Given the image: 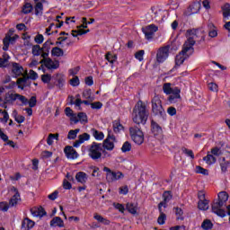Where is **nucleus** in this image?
Wrapping results in <instances>:
<instances>
[{"mask_svg": "<svg viewBox=\"0 0 230 230\" xmlns=\"http://www.w3.org/2000/svg\"><path fill=\"white\" fill-rule=\"evenodd\" d=\"M40 62L44 64L48 69H57L58 67V63L49 58L42 59Z\"/></svg>", "mask_w": 230, "mask_h": 230, "instance_id": "obj_23", "label": "nucleus"}, {"mask_svg": "<svg viewBox=\"0 0 230 230\" xmlns=\"http://www.w3.org/2000/svg\"><path fill=\"white\" fill-rule=\"evenodd\" d=\"M129 134L132 141L136 143V145H143L145 141V135L143 131L139 129L137 127H133L129 128Z\"/></svg>", "mask_w": 230, "mask_h": 230, "instance_id": "obj_8", "label": "nucleus"}, {"mask_svg": "<svg viewBox=\"0 0 230 230\" xmlns=\"http://www.w3.org/2000/svg\"><path fill=\"white\" fill-rule=\"evenodd\" d=\"M143 57H145V50H139L135 54V58L139 62H143Z\"/></svg>", "mask_w": 230, "mask_h": 230, "instance_id": "obj_51", "label": "nucleus"}, {"mask_svg": "<svg viewBox=\"0 0 230 230\" xmlns=\"http://www.w3.org/2000/svg\"><path fill=\"white\" fill-rule=\"evenodd\" d=\"M80 133V128L72 129L68 132L67 139H76V136Z\"/></svg>", "mask_w": 230, "mask_h": 230, "instance_id": "obj_42", "label": "nucleus"}, {"mask_svg": "<svg viewBox=\"0 0 230 230\" xmlns=\"http://www.w3.org/2000/svg\"><path fill=\"white\" fill-rule=\"evenodd\" d=\"M116 141V137L111 135V133L108 134L107 138L103 141L102 146L104 150H108L109 152H112L114 150V142Z\"/></svg>", "mask_w": 230, "mask_h": 230, "instance_id": "obj_12", "label": "nucleus"}, {"mask_svg": "<svg viewBox=\"0 0 230 230\" xmlns=\"http://www.w3.org/2000/svg\"><path fill=\"white\" fill-rule=\"evenodd\" d=\"M17 94L12 92H9L5 94V102L7 103H13V102H15L17 100Z\"/></svg>", "mask_w": 230, "mask_h": 230, "instance_id": "obj_33", "label": "nucleus"}, {"mask_svg": "<svg viewBox=\"0 0 230 230\" xmlns=\"http://www.w3.org/2000/svg\"><path fill=\"white\" fill-rule=\"evenodd\" d=\"M113 130L116 134L123 132L124 128L123 125H121V122H119V120L113 121Z\"/></svg>", "mask_w": 230, "mask_h": 230, "instance_id": "obj_36", "label": "nucleus"}, {"mask_svg": "<svg viewBox=\"0 0 230 230\" xmlns=\"http://www.w3.org/2000/svg\"><path fill=\"white\" fill-rule=\"evenodd\" d=\"M118 59V58L116 56H112V54L108 53L106 55V60H108V62H110L111 64H114V62H116V60Z\"/></svg>", "mask_w": 230, "mask_h": 230, "instance_id": "obj_56", "label": "nucleus"}, {"mask_svg": "<svg viewBox=\"0 0 230 230\" xmlns=\"http://www.w3.org/2000/svg\"><path fill=\"white\" fill-rule=\"evenodd\" d=\"M41 80L43 82V84H49V82H51V75H43L41 76Z\"/></svg>", "mask_w": 230, "mask_h": 230, "instance_id": "obj_62", "label": "nucleus"}, {"mask_svg": "<svg viewBox=\"0 0 230 230\" xmlns=\"http://www.w3.org/2000/svg\"><path fill=\"white\" fill-rule=\"evenodd\" d=\"M34 226H35V222H33L30 218H25V219H23V221L22 223V230H30V229H32V227H34Z\"/></svg>", "mask_w": 230, "mask_h": 230, "instance_id": "obj_26", "label": "nucleus"}, {"mask_svg": "<svg viewBox=\"0 0 230 230\" xmlns=\"http://www.w3.org/2000/svg\"><path fill=\"white\" fill-rule=\"evenodd\" d=\"M31 215L34 217H39L40 218H42V217H44V215H46V212H44V209L42 208H32Z\"/></svg>", "mask_w": 230, "mask_h": 230, "instance_id": "obj_37", "label": "nucleus"}, {"mask_svg": "<svg viewBox=\"0 0 230 230\" xmlns=\"http://www.w3.org/2000/svg\"><path fill=\"white\" fill-rule=\"evenodd\" d=\"M196 173H201V175H209V172L200 166H196Z\"/></svg>", "mask_w": 230, "mask_h": 230, "instance_id": "obj_50", "label": "nucleus"}, {"mask_svg": "<svg viewBox=\"0 0 230 230\" xmlns=\"http://www.w3.org/2000/svg\"><path fill=\"white\" fill-rule=\"evenodd\" d=\"M198 208L201 211H207V209H209V201L207 200H199L198 202Z\"/></svg>", "mask_w": 230, "mask_h": 230, "instance_id": "obj_34", "label": "nucleus"}, {"mask_svg": "<svg viewBox=\"0 0 230 230\" xmlns=\"http://www.w3.org/2000/svg\"><path fill=\"white\" fill-rule=\"evenodd\" d=\"M65 114L66 116H67V118H69L72 123H78V120L76 119V114L73 112V110H71V108H66Z\"/></svg>", "mask_w": 230, "mask_h": 230, "instance_id": "obj_28", "label": "nucleus"}, {"mask_svg": "<svg viewBox=\"0 0 230 230\" xmlns=\"http://www.w3.org/2000/svg\"><path fill=\"white\" fill-rule=\"evenodd\" d=\"M209 154H211V155H213L214 157H219V155H222V150H220V148L218 147H214L211 149Z\"/></svg>", "mask_w": 230, "mask_h": 230, "instance_id": "obj_48", "label": "nucleus"}, {"mask_svg": "<svg viewBox=\"0 0 230 230\" xmlns=\"http://www.w3.org/2000/svg\"><path fill=\"white\" fill-rule=\"evenodd\" d=\"M166 208V205H164V203H159L158 205V208L160 211V216L157 218V223L159 224V226H164V224L166 223V214H164V210L163 209Z\"/></svg>", "mask_w": 230, "mask_h": 230, "instance_id": "obj_16", "label": "nucleus"}, {"mask_svg": "<svg viewBox=\"0 0 230 230\" xmlns=\"http://www.w3.org/2000/svg\"><path fill=\"white\" fill-rule=\"evenodd\" d=\"M8 209H9L8 203L6 202L0 203V213H6Z\"/></svg>", "mask_w": 230, "mask_h": 230, "instance_id": "obj_55", "label": "nucleus"}, {"mask_svg": "<svg viewBox=\"0 0 230 230\" xmlns=\"http://www.w3.org/2000/svg\"><path fill=\"white\" fill-rule=\"evenodd\" d=\"M64 152H65L67 159H77L78 158V153L71 146H66L64 149Z\"/></svg>", "mask_w": 230, "mask_h": 230, "instance_id": "obj_19", "label": "nucleus"}, {"mask_svg": "<svg viewBox=\"0 0 230 230\" xmlns=\"http://www.w3.org/2000/svg\"><path fill=\"white\" fill-rule=\"evenodd\" d=\"M152 110L154 114L156 116H161L162 118H164L166 116V111H164V109L163 108V104L161 102V98L158 95H155L152 99Z\"/></svg>", "mask_w": 230, "mask_h": 230, "instance_id": "obj_7", "label": "nucleus"}, {"mask_svg": "<svg viewBox=\"0 0 230 230\" xmlns=\"http://www.w3.org/2000/svg\"><path fill=\"white\" fill-rule=\"evenodd\" d=\"M200 3L195 2L194 4H190L187 10L186 15H193L195 13H199L200 11Z\"/></svg>", "mask_w": 230, "mask_h": 230, "instance_id": "obj_20", "label": "nucleus"}, {"mask_svg": "<svg viewBox=\"0 0 230 230\" xmlns=\"http://www.w3.org/2000/svg\"><path fill=\"white\" fill-rule=\"evenodd\" d=\"M126 209L131 215H137V211H139V208H137V204L136 203H127Z\"/></svg>", "mask_w": 230, "mask_h": 230, "instance_id": "obj_27", "label": "nucleus"}, {"mask_svg": "<svg viewBox=\"0 0 230 230\" xmlns=\"http://www.w3.org/2000/svg\"><path fill=\"white\" fill-rule=\"evenodd\" d=\"M91 108L96 111H99V109H102V107H103V104L100 102H92L90 103Z\"/></svg>", "mask_w": 230, "mask_h": 230, "instance_id": "obj_53", "label": "nucleus"}, {"mask_svg": "<svg viewBox=\"0 0 230 230\" xmlns=\"http://www.w3.org/2000/svg\"><path fill=\"white\" fill-rule=\"evenodd\" d=\"M222 13H223V21H229L230 19V4H225L221 7Z\"/></svg>", "mask_w": 230, "mask_h": 230, "instance_id": "obj_24", "label": "nucleus"}, {"mask_svg": "<svg viewBox=\"0 0 230 230\" xmlns=\"http://www.w3.org/2000/svg\"><path fill=\"white\" fill-rule=\"evenodd\" d=\"M89 30L85 31V28L80 25L77 27V30L72 31V36L78 37L79 35H85V33H89Z\"/></svg>", "mask_w": 230, "mask_h": 230, "instance_id": "obj_29", "label": "nucleus"}, {"mask_svg": "<svg viewBox=\"0 0 230 230\" xmlns=\"http://www.w3.org/2000/svg\"><path fill=\"white\" fill-rule=\"evenodd\" d=\"M88 155L93 161H98L102 159L103 154V146L98 142H93L91 145L87 146Z\"/></svg>", "mask_w": 230, "mask_h": 230, "instance_id": "obj_5", "label": "nucleus"}, {"mask_svg": "<svg viewBox=\"0 0 230 230\" xmlns=\"http://www.w3.org/2000/svg\"><path fill=\"white\" fill-rule=\"evenodd\" d=\"M167 113L169 114V116H175V114H177V109H175L174 107H169L167 109Z\"/></svg>", "mask_w": 230, "mask_h": 230, "instance_id": "obj_64", "label": "nucleus"}, {"mask_svg": "<svg viewBox=\"0 0 230 230\" xmlns=\"http://www.w3.org/2000/svg\"><path fill=\"white\" fill-rule=\"evenodd\" d=\"M115 209H118L119 213H125V206L123 204L116 203L114 204Z\"/></svg>", "mask_w": 230, "mask_h": 230, "instance_id": "obj_63", "label": "nucleus"}, {"mask_svg": "<svg viewBox=\"0 0 230 230\" xmlns=\"http://www.w3.org/2000/svg\"><path fill=\"white\" fill-rule=\"evenodd\" d=\"M223 161L225 163L220 164V168H221V172H223V173H226V172H227V166H229V164H227V161H226V158H223Z\"/></svg>", "mask_w": 230, "mask_h": 230, "instance_id": "obj_57", "label": "nucleus"}, {"mask_svg": "<svg viewBox=\"0 0 230 230\" xmlns=\"http://www.w3.org/2000/svg\"><path fill=\"white\" fill-rule=\"evenodd\" d=\"M93 218L97 220V222H100L101 224H104V226H109V224H111V221L100 216L99 214H94Z\"/></svg>", "mask_w": 230, "mask_h": 230, "instance_id": "obj_38", "label": "nucleus"}, {"mask_svg": "<svg viewBox=\"0 0 230 230\" xmlns=\"http://www.w3.org/2000/svg\"><path fill=\"white\" fill-rule=\"evenodd\" d=\"M158 30H159V27H157V25H155V24H149V25L142 28V31H143L146 40H152V39H154V37H155L156 31H158Z\"/></svg>", "mask_w": 230, "mask_h": 230, "instance_id": "obj_10", "label": "nucleus"}, {"mask_svg": "<svg viewBox=\"0 0 230 230\" xmlns=\"http://www.w3.org/2000/svg\"><path fill=\"white\" fill-rule=\"evenodd\" d=\"M44 11V5L42 2H38L35 6V15L40 16L42 15V12Z\"/></svg>", "mask_w": 230, "mask_h": 230, "instance_id": "obj_40", "label": "nucleus"}, {"mask_svg": "<svg viewBox=\"0 0 230 230\" xmlns=\"http://www.w3.org/2000/svg\"><path fill=\"white\" fill-rule=\"evenodd\" d=\"M32 55L34 57H39L40 55H42V49L39 45H35L32 47Z\"/></svg>", "mask_w": 230, "mask_h": 230, "instance_id": "obj_45", "label": "nucleus"}, {"mask_svg": "<svg viewBox=\"0 0 230 230\" xmlns=\"http://www.w3.org/2000/svg\"><path fill=\"white\" fill-rule=\"evenodd\" d=\"M170 56V49L168 47L161 48L156 53V60L159 64H163Z\"/></svg>", "mask_w": 230, "mask_h": 230, "instance_id": "obj_13", "label": "nucleus"}, {"mask_svg": "<svg viewBox=\"0 0 230 230\" xmlns=\"http://www.w3.org/2000/svg\"><path fill=\"white\" fill-rule=\"evenodd\" d=\"M70 85H72V87H78V85H80V79L78 76H74L70 79Z\"/></svg>", "mask_w": 230, "mask_h": 230, "instance_id": "obj_49", "label": "nucleus"}, {"mask_svg": "<svg viewBox=\"0 0 230 230\" xmlns=\"http://www.w3.org/2000/svg\"><path fill=\"white\" fill-rule=\"evenodd\" d=\"M163 91L164 94H169L168 101L171 103H177L181 100V89L178 87H172V84L165 83L163 86Z\"/></svg>", "mask_w": 230, "mask_h": 230, "instance_id": "obj_4", "label": "nucleus"}, {"mask_svg": "<svg viewBox=\"0 0 230 230\" xmlns=\"http://www.w3.org/2000/svg\"><path fill=\"white\" fill-rule=\"evenodd\" d=\"M217 197H218V202H220L224 206L226 205V202L229 200V194H227V192L226 191L219 192Z\"/></svg>", "mask_w": 230, "mask_h": 230, "instance_id": "obj_30", "label": "nucleus"}, {"mask_svg": "<svg viewBox=\"0 0 230 230\" xmlns=\"http://www.w3.org/2000/svg\"><path fill=\"white\" fill-rule=\"evenodd\" d=\"M88 180L89 176L84 172H78L75 174V181L80 184H85V182H87Z\"/></svg>", "mask_w": 230, "mask_h": 230, "instance_id": "obj_22", "label": "nucleus"}, {"mask_svg": "<svg viewBox=\"0 0 230 230\" xmlns=\"http://www.w3.org/2000/svg\"><path fill=\"white\" fill-rule=\"evenodd\" d=\"M75 119H77V123L81 122L83 125H85V123H88L87 119V114L84 112H79L77 115H75Z\"/></svg>", "mask_w": 230, "mask_h": 230, "instance_id": "obj_32", "label": "nucleus"}, {"mask_svg": "<svg viewBox=\"0 0 230 230\" xmlns=\"http://www.w3.org/2000/svg\"><path fill=\"white\" fill-rule=\"evenodd\" d=\"M54 79L57 82V87L59 89H62V87L66 85V75H64V74H57L54 75Z\"/></svg>", "mask_w": 230, "mask_h": 230, "instance_id": "obj_21", "label": "nucleus"}, {"mask_svg": "<svg viewBox=\"0 0 230 230\" xmlns=\"http://www.w3.org/2000/svg\"><path fill=\"white\" fill-rule=\"evenodd\" d=\"M9 193L13 195L12 199H10V206H17L21 201V195L19 191L15 189V187H11Z\"/></svg>", "mask_w": 230, "mask_h": 230, "instance_id": "obj_14", "label": "nucleus"}, {"mask_svg": "<svg viewBox=\"0 0 230 230\" xmlns=\"http://www.w3.org/2000/svg\"><path fill=\"white\" fill-rule=\"evenodd\" d=\"M11 75L13 78H17L18 76H23L22 78H19L17 80L18 89H24L27 85L28 77H26V72H24V68L19 65L18 63H13L12 66Z\"/></svg>", "mask_w": 230, "mask_h": 230, "instance_id": "obj_3", "label": "nucleus"}, {"mask_svg": "<svg viewBox=\"0 0 230 230\" xmlns=\"http://www.w3.org/2000/svg\"><path fill=\"white\" fill-rule=\"evenodd\" d=\"M151 132L153 136L155 137V140L153 137H148V143L151 146H155L157 143H159V139L163 137V128L157 124V122L152 120L151 121Z\"/></svg>", "mask_w": 230, "mask_h": 230, "instance_id": "obj_6", "label": "nucleus"}, {"mask_svg": "<svg viewBox=\"0 0 230 230\" xmlns=\"http://www.w3.org/2000/svg\"><path fill=\"white\" fill-rule=\"evenodd\" d=\"M36 44H42L44 42V36L42 34H38L34 38Z\"/></svg>", "mask_w": 230, "mask_h": 230, "instance_id": "obj_59", "label": "nucleus"}, {"mask_svg": "<svg viewBox=\"0 0 230 230\" xmlns=\"http://www.w3.org/2000/svg\"><path fill=\"white\" fill-rule=\"evenodd\" d=\"M55 139H58V136H55L53 134H49V137L47 139L48 145H49V146L53 145V142L55 141Z\"/></svg>", "mask_w": 230, "mask_h": 230, "instance_id": "obj_54", "label": "nucleus"}, {"mask_svg": "<svg viewBox=\"0 0 230 230\" xmlns=\"http://www.w3.org/2000/svg\"><path fill=\"white\" fill-rule=\"evenodd\" d=\"M222 208H224L223 203H220L219 201L217 202H214L212 204V211L217 215V217H221L222 218H224V217H226V210L222 209Z\"/></svg>", "mask_w": 230, "mask_h": 230, "instance_id": "obj_15", "label": "nucleus"}, {"mask_svg": "<svg viewBox=\"0 0 230 230\" xmlns=\"http://www.w3.org/2000/svg\"><path fill=\"white\" fill-rule=\"evenodd\" d=\"M14 31H15V30L11 29L9 31V33L4 39V47H3L4 51H8V48H9L10 44H13V42H15V40H17V39H19L18 35L12 37V35H13Z\"/></svg>", "mask_w": 230, "mask_h": 230, "instance_id": "obj_11", "label": "nucleus"}, {"mask_svg": "<svg viewBox=\"0 0 230 230\" xmlns=\"http://www.w3.org/2000/svg\"><path fill=\"white\" fill-rule=\"evenodd\" d=\"M33 10V5L31 4L27 3L23 5L22 12L23 13H31V12Z\"/></svg>", "mask_w": 230, "mask_h": 230, "instance_id": "obj_46", "label": "nucleus"}, {"mask_svg": "<svg viewBox=\"0 0 230 230\" xmlns=\"http://www.w3.org/2000/svg\"><path fill=\"white\" fill-rule=\"evenodd\" d=\"M83 24H81V28H87V24H93L94 22V19H91L90 22H87V18H83Z\"/></svg>", "mask_w": 230, "mask_h": 230, "instance_id": "obj_60", "label": "nucleus"}, {"mask_svg": "<svg viewBox=\"0 0 230 230\" xmlns=\"http://www.w3.org/2000/svg\"><path fill=\"white\" fill-rule=\"evenodd\" d=\"M203 161H205L207 164L211 166V164H215L217 163V158L213 156L211 153L208 152V155L203 158Z\"/></svg>", "mask_w": 230, "mask_h": 230, "instance_id": "obj_31", "label": "nucleus"}, {"mask_svg": "<svg viewBox=\"0 0 230 230\" xmlns=\"http://www.w3.org/2000/svg\"><path fill=\"white\" fill-rule=\"evenodd\" d=\"M91 139V135L89 133H83L78 136V139L74 143L73 146L75 148L80 147V145H84L85 141H89Z\"/></svg>", "mask_w": 230, "mask_h": 230, "instance_id": "obj_17", "label": "nucleus"}, {"mask_svg": "<svg viewBox=\"0 0 230 230\" xmlns=\"http://www.w3.org/2000/svg\"><path fill=\"white\" fill-rule=\"evenodd\" d=\"M103 172H106V181H108V182H114L125 177V174H123V172H112V170H111L109 167H104Z\"/></svg>", "mask_w": 230, "mask_h": 230, "instance_id": "obj_9", "label": "nucleus"}, {"mask_svg": "<svg viewBox=\"0 0 230 230\" xmlns=\"http://www.w3.org/2000/svg\"><path fill=\"white\" fill-rule=\"evenodd\" d=\"M208 89L213 93H217L218 91V84L216 83H209Z\"/></svg>", "mask_w": 230, "mask_h": 230, "instance_id": "obj_58", "label": "nucleus"}, {"mask_svg": "<svg viewBox=\"0 0 230 230\" xmlns=\"http://www.w3.org/2000/svg\"><path fill=\"white\" fill-rule=\"evenodd\" d=\"M130 150H132V145L128 141H126L121 146V152L122 154H127Z\"/></svg>", "mask_w": 230, "mask_h": 230, "instance_id": "obj_43", "label": "nucleus"}, {"mask_svg": "<svg viewBox=\"0 0 230 230\" xmlns=\"http://www.w3.org/2000/svg\"><path fill=\"white\" fill-rule=\"evenodd\" d=\"M82 103H83L82 99L77 98L75 100V102H74V104H75V111H82L83 110Z\"/></svg>", "mask_w": 230, "mask_h": 230, "instance_id": "obj_52", "label": "nucleus"}, {"mask_svg": "<svg viewBox=\"0 0 230 230\" xmlns=\"http://www.w3.org/2000/svg\"><path fill=\"white\" fill-rule=\"evenodd\" d=\"M0 114L3 116V118H0L1 123H8V119H10V115H8V112L0 110Z\"/></svg>", "mask_w": 230, "mask_h": 230, "instance_id": "obj_44", "label": "nucleus"}, {"mask_svg": "<svg viewBox=\"0 0 230 230\" xmlns=\"http://www.w3.org/2000/svg\"><path fill=\"white\" fill-rule=\"evenodd\" d=\"M201 228L204 230L213 229V223L209 219H205L201 224Z\"/></svg>", "mask_w": 230, "mask_h": 230, "instance_id": "obj_39", "label": "nucleus"}, {"mask_svg": "<svg viewBox=\"0 0 230 230\" xmlns=\"http://www.w3.org/2000/svg\"><path fill=\"white\" fill-rule=\"evenodd\" d=\"M50 227L53 228H62L66 227V224L64 223V220L60 217H54L49 223Z\"/></svg>", "mask_w": 230, "mask_h": 230, "instance_id": "obj_18", "label": "nucleus"}, {"mask_svg": "<svg viewBox=\"0 0 230 230\" xmlns=\"http://www.w3.org/2000/svg\"><path fill=\"white\" fill-rule=\"evenodd\" d=\"M173 198V195H172L171 191H164L163 194L164 201L160 202V204L165 205L168 204V202Z\"/></svg>", "mask_w": 230, "mask_h": 230, "instance_id": "obj_35", "label": "nucleus"}, {"mask_svg": "<svg viewBox=\"0 0 230 230\" xmlns=\"http://www.w3.org/2000/svg\"><path fill=\"white\" fill-rule=\"evenodd\" d=\"M193 46H195V36L188 38L183 45L181 52L176 56V66H174V69H177L178 66H182L184 60H186L190 55L193 54Z\"/></svg>", "mask_w": 230, "mask_h": 230, "instance_id": "obj_1", "label": "nucleus"}, {"mask_svg": "<svg viewBox=\"0 0 230 230\" xmlns=\"http://www.w3.org/2000/svg\"><path fill=\"white\" fill-rule=\"evenodd\" d=\"M79 72H80V66H75L68 70L69 76H74V77L76 76V75H78Z\"/></svg>", "mask_w": 230, "mask_h": 230, "instance_id": "obj_47", "label": "nucleus"}, {"mask_svg": "<svg viewBox=\"0 0 230 230\" xmlns=\"http://www.w3.org/2000/svg\"><path fill=\"white\" fill-rule=\"evenodd\" d=\"M132 119L137 125H145L148 119V111L143 102L139 101L135 105L132 112Z\"/></svg>", "mask_w": 230, "mask_h": 230, "instance_id": "obj_2", "label": "nucleus"}, {"mask_svg": "<svg viewBox=\"0 0 230 230\" xmlns=\"http://www.w3.org/2000/svg\"><path fill=\"white\" fill-rule=\"evenodd\" d=\"M51 54L53 57H63L64 56V50H62L58 47H55L51 50Z\"/></svg>", "mask_w": 230, "mask_h": 230, "instance_id": "obj_41", "label": "nucleus"}, {"mask_svg": "<svg viewBox=\"0 0 230 230\" xmlns=\"http://www.w3.org/2000/svg\"><path fill=\"white\" fill-rule=\"evenodd\" d=\"M183 154H185V155H187V157H190V159H195V155H193V151L190 150V149H183Z\"/></svg>", "mask_w": 230, "mask_h": 230, "instance_id": "obj_61", "label": "nucleus"}, {"mask_svg": "<svg viewBox=\"0 0 230 230\" xmlns=\"http://www.w3.org/2000/svg\"><path fill=\"white\" fill-rule=\"evenodd\" d=\"M91 134L96 139V141H103L105 139V134L102 131H98L95 128L91 129Z\"/></svg>", "mask_w": 230, "mask_h": 230, "instance_id": "obj_25", "label": "nucleus"}]
</instances>
